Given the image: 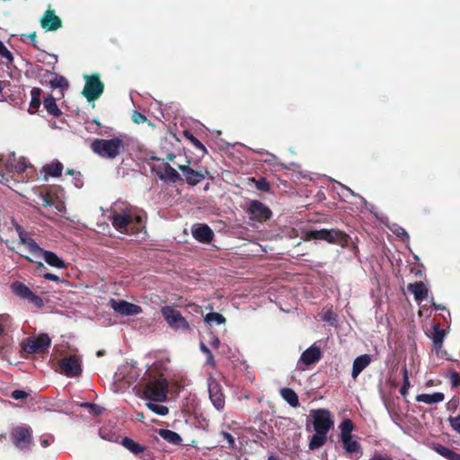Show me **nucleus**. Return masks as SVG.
Returning a JSON list of instances; mask_svg holds the SVG:
<instances>
[{"mask_svg":"<svg viewBox=\"0 0 460 460\" xmlns=\"http://www.w3.org/2000/svg\"><path fill=\"white\" fill-rule=\"evenodd\" d=\"M108 216L112 226L121 234H128L129 229L140 226L145 218V214H137L135 209L124 203H115L111 208Z\"/></svg>","mask_w":460,"mask_h":460,"instance_id":"nucleus-1","label":"nucleus"},{"mask_svg":"<svg viewBox=\"0 0 460 460\" xmlns=\"http://www.w3.org/2000/svg\"><path fill=\"white\" fill-rule=\"evenodd\" d=\"M124 148V142L119 137L110 139H94L91 143L93 152L102 158L114 159Z\"/></svg>","mask_w":460,"mask_h":460,"instance_id":"nucleus-2","label":"nucleus"},{"mask_svg":"<svg viewBox=\"0 0 460 460\" xmlns=\"http://www.w3.org/2000/svg\"><path fill=\"white\" fill-rule=\"evenodd\" d=\"M167 394L168 383L163 377L148 382L143 389V397L147 401L165 402Z\"/></svg>","mask_w":460,"mask_h":460,"instance_id":"nucleus-3","label":"nucleus"},{"mask_svg":"<svg viewBox=\"0 0 460 460\" xmlns=\"http://www.w3.org/2000/svg\"><path fill=\"white\" fill-rule=\"evenodd\" d=\"M161 314L168 326L174 331L190 332V326L181 314L171 305L161 308Z\"/></svg>","mask_w":460,"mask_h":460,"instance_id":"nucleus-4","label":"nucleus"},{"mask_svg":"<svg viewBox=\"0 0 460 460\" xmlns=\"http://www.w3.org/2000/svg\"><path fill=\"white\" fill-rule=\"evenodd\" d=\"M51 345V339L46 333L39 334L27 338L22 345L25 352L30 354L43 353L49 349Z\"/></svg>","mask_w":460,"mask_h":460,"instance_id":"nucleus-5","label":"nucleus"},{"mask_svg":"<svg viewBox=\"0 0 460 460\" xmlns=\"http://www.w3.org/2000/svg\"><path fill=\"white\" fill-rule=\"evenodd\" d=\"M249 219L258 223H263L270 219L272 212L270 208L259 200H251L246 210Z\"/></svg>","mask_w":460,"mask_h":460,"instance_id":"nucleus-6","label":"nucleus"},{"mask_svg":"<svg viewBox=\"0 0 460 460\" xmlns=\"http://www.w3.org/2000/svg\"><path fill=\"white\" fill-rule=\"evenodd\" d=\"M85 84L83 90L84 96L88 102L97 100L103 93L104 85L98 75H84Z\"/></svg>","mask_w":460,"mask_h":460,"instance_id":"nucleus-7","label":"nucleus"},{"mask_svg":"<svg viewBox=\"0 0 460 460\" xmlns=\"http://www.w3.org/2000/svg\"><path fill=\"white\" fill-rule=\"evenodd\" d=\"M32 429L28 425L15 427L12 431L13 444L20 450H27L31 443Z\"/></svg>","mask_w":460,"mask_h":460,"instance_id":"nucleus-8","label":"nucleus"},{"mask_svg":"<svg viewBox=\"0 0 460 460\" xmlns=\"http://www.w3.org/2000/svg\"><path fill=\"white\" fill-rule=\"evenodd\" d=\"M111 308L122 316H135L142 313V307L123 299L111 298L109 301Z\"/></svg>","mask_w":460,"mask_h":460,"instance_id":"nucleus-9","label":"nucleus"},{"mask_svg":"<svg viewBox=\"0 0 460 460\" xmlns=\"http://www.w3.org/2000/svg\"><path fill=\"white\" fill-rule=\"evenodd\" d=\"M208 391L210 402L215 409L221 411L225 408V394L222 386L213 376H209L207 381Z\"/></svg>","mask_w":460,"mask_h":460,"instance_id":"nucleus-10","label":"nucleus"},{"mask_svg":"<svg viewBox=\"0 0 460 460\" xmlns=\"http://www.w3.org/2000/svg\"><path fill=\"white\" fill-rule=\"evenodd\" d=\"M313 425L314 431H321L328 434L333 426V420L331 418L329 411L319 409L312 412Z\"/></svg>","mask_w":460,"mask_h":460,"instance_id":"nucleus-11","label":"nucleus"},{"mask_svg":"<svg viewBox=\"0 0 460 460\" xmlns=\"http://www.w3.org/2000/svg\"><path fill=\"white\" fill-rule=\"evenodd\" d=\"M61 374L67 377L78 376L82 373L81 360L77 356L70 355L59 362Z\"/></svg>","mask_w":460,"mask_h":460,"instance_id":"nucleus-12","label":"nucleus"},{"mask_svg":"<svg viewBox=\"0 0 460 460\" xmlns=\"http://www.w3.org/2000/svg\"><path fill=\"white\" fill-rule=\"evenodd\" d=\"M14 227L18 234L20 243L24 245L34 257L40 258L43 249L39 246L35 240L31 237L30 234L20 225L15 224Z\"/></svg>","mask_w":460,"mask_h":460,"instance_id":"nucleus-13","label":"nucleus"},{"mask_svg":"<svg viewBox=\"0 0 460 460\" xmlns=\"http://www.w3.org/2000/svg\"><path fill=\"white\" fill-rule=\"evenodd\" d=\"M341 232L334 229L310 230L306 232L307 239L324 240L329 243L336 242L341 238Z\"/></svg>","mask_w":460,"mask_h":460,"instance_id":"nucleus-14","label":"nucleus"},{"mask_svg":"<svg viewBox=\"0 0 460 460\" xmlns=\"http://www.w3.org/2000/svg\"><path fill=\"white\" fill-rule=\"evenodd\" d=\"M191 234L197 241L203 243H209L214 237L212 229L205 224L193 225L191 227Z\"/></svg>","mask_w":460,"mask_h":460,"instance_id":"nucleus-15","label":"nucleus"},{"mask_svg":"<svg viewBox=\"0 0 460 460\" xmlns=\"http://www.w3.org/2000/svg\"><path fill=\"white\" fill-rule=\"evenodd\" d=\"M322 358V351L320 348L314 343L306 349L300 356L298 364L305 366L317 363Z\"/></svg>","mask_w":460,"mask_h":460,"instance_id":"nucleus-16","label":"nucleus"},{"mask_svg":"<svg viewBox=\"0 0 460 460\" xmlns=\"http://www.w3.org/2000/svg\"><path fill=\"white\" fill-rule=\"evenodd\" d=\"M40 25L46 31H55L61 27L62 23L53 10H48L40 19Z\"/></svg>","mask_w":460,"mask_h":460,"instance_id":"nucleus-17","label":"nucleus"},{"mask_svg":"<svg viewBox=\"0 0 460 460\" xmlns=\"http://www.w3.org/2000/svg\"><path fill=\"white\" fill-rule=\"evenodd\" d=\"M372 362V355L370 354H363L357 357L352 365L351 376L353 379H356L359 374L367 368L370 363Z\"/></svg>","mask_w":460,"mask_h":460,"instance_id":"nucleus-18","label":"nucleus"},{"mask_svg":"<svg viewBox=\"0 0 460 460\" xmlns=\"http://www.w3.org/2000/svg\"><path fill=\"white\" fill-rule=\"evenodd\" d=\"M343 446V448L347 454H349L355 459H358L362 456L361 446L358 440L354 439L352 437L344 438L341 440Z\"/></svg>","mask_w":460,"mask_h":460,"instance_id":"nucleus-19","label":"nucleus"},{"mask_svg":"<svg viewBox=\"0 0 460 460\" xmlns=\"http://www.w3.org/2000/svg\"><path fill=\"white\" fill-rule=\"evenodd\" d=\"M179 169L182 172V173L185 176L187 183L190 185H197L205 178L202 172L195 171L190 166L180 165Z\"/></svg>","mask_w":460,"mask_h":460,"instance_id":"nucleus-20","label":"nucleus"},{"mask_svg":"<svg viewBox=\"0 0 460 460\" xmlns=\"http://www.w3.org/2000/svg\"><path fill=\"white\" fill-rule=\"evenodd\" d=\"M40 258H42L49 266L57 269H64L66 267L65 261L51 251L43 250Z\"/></svg>","mask_w":460,"mask_h":460,"instance_id":"nucleus-21","label":"nucleus"},{"mask_svg":"<svg viewBox=\"0 0 460 460\" xmlns=\"http://www.w3.org/2000/svg\"><path fill=\"white\" fill-rule=\"evenodd\" d=\"M445 395L441 392H435L433 394H421L416 396V401L424 402L426 404H436L443 402Z\"/></svg>","mask_w":460,"mask_h":460,"instance_id":"nucleus-22","label":"nucleus"},{"mask_svg":"<svg viewBox=\"0 0 460 460\" xmlns=\"http://www.w3.org/2000/svg\"><path fill=\"white\" fill-rule=\"evenodd\" d=\"M336 183L341 188V192L340 193V195H341L344 198H347L348 195L358 198L363 203V205L367 208V210H369L370 213L377 217V214L375 212V207L373 205H369L362 196L356 194L351 189L341 184V182L336 181Z\"/></svg>","mask_w":460,"mask_h":460,"instance_id":"nucleus-23","label":"nucleus"},{"mask_svg":"<svg viewBox=\"0 0 460 460\" xmlns=\"http://www.w3.org/2000/svg\"><path fill=\"white\" fill-rule=\"evenodd\" d=\"M408 290L413 294L415 300L421 301L428 295V289L422 282H414L408 285Z\"/></svg>","mask_w":460,"mask_h":460,"instance_id":"nucleus-24","label":"nucleus"},{"mask_svg":"<svg viewBox=\"0 0 460 460\" xmlns=\"http://www.w3.org/2000/svg\"><path fill=\"white\" fill-rule=\"evenodd\" d=\"M12 292L20 298L27 299L31 296L32 291L22 282L14 281L11 285Z\"/></svg>","mask_w":460,"mask_h":460,"instance_id":"nucleus-25","label":"nucleus"},{"mask_svg":"<svg viewBox=\"0 0 460 460\" xmlns=\"http://www.w3.org/2000/svg\"><path fill=\"white\" fill-rule=\"evenodd\" d=\"M62 170L63 164L60 162H56L44 165L42 167L41 173L44 174L45 178L48 176L58 177L61 174Z\"/></svg>","mask_w":460,"mask_h":460,"instance_id":"nucleus-26","label":"nucleus"},{"mask_svg":"<svg viewBox=\"0 0 460 460\" xmlns=\"http://www.w3.org/2000/svg\"><path fill=\"white\" fill-rule=\"evenodd\" d=\"M327 440V434L321 431H315L309 441V448L315 450L322 447Z\"/></svg>","mask_w":460,"mask_h":460,"instance_id":"nucleus-27","label":"nucleus"},{"mask_svg":"<svg viewBox=\"0 0 460 460\" xmlns=\"http://www.w3.org/2000/svg\"><path fill=\"white\" fill-rule=\"evenodd\" d=\"M434 450L447 460H460L459 454L440 444H435Z\"/></svg>","mask_w":460,"mask_h":460,"instance_id":"nucleus-28","label":"nucleus"},{"mask_svg":"<svg viewBox=\"0 0 460 460\" xmlns=\"http://www.w3.org/2000/svg\"><path fill=\"white\" fill-rule=\"evenodd\" d=\"M282 398L292 407H297L299 405L298 396L294 390L288 387L282 388L280 390Z\"/></svg>","mask_w":460,"mask_h":460,"instance_id":"nucleus-29","label":"nucleus"},{"mask_svg":"<svg viewBox=\"0 0 460 460\" xmlns=\"http://www.w3.org/2000/svg\"><path fill=\"white\" fill-rule=\"evenodd\" d=\"M158 433L162 438L172 445H179L181 442V436L175 431L161 429Z\"/></svg>","mask_w":460,"mask_h":460,"instance_id":"nucleus-30","label":"nucleus"},{"mask_svg":"<svg viewBox=\"0 0 460 460\" xmlns=\"http://www.w3.org/2000/svg\"><path fill=\"white\" fill-rule=\"evenodd\" d=\"M121 445L134 455H138V454L144 452V450H145L144 446L137 443L132 438H129L127 437L122 438Z\"/></svg>","mask_w":460,"mask_h":460,"instance_id":"nucleus-31","label":"nucleus"},{"mask_svg":"<svg viewBox=\"0 0 460 460\" xmlns=\"http://www.w3.org/2000/svg\"><path fill=\"white\" fill-rule=\"evenodd\" d=\"M40 94L41 90L40 88L34 87L31 91V102L29 107V112L34 113L38 111L40 106Z\"/></svg>","mask_w":460,"mask_h":460,"instance_id":"nucleus-32","label":"nucleus"},{"mask_svg":"<svg viewBox=\"0 0 460 460\" xmlns=\"http://www.w3.org/2000/svg\"><path fill=\"white\" fill-rule=\"evenodd\" d=\"M43 104H44L46 111L49 114L56 116V117L59 116L61 114V111L58 107V105L56 103V100L53 96L49 95L47 98H45Z\"/></svg>","mask_w":460,"mask_h":460,"instance_id":"nucleus-33","label":"nucleus"},{"mask_svg":"<svg viewBox=\"0 0 460 460\" xmlns=\"http://www.w3.org/2000/svg\"><path fill=\"white\" fill-rule=\"evenodd\" d=\"M340 429H341V435H340L341 440L352 437L351 432L354 429V425L349 419L344 420L341 423Z\"/></svg>","mask_w":460,"mask_h":460,"instance_id":"nucleus-34","label":"nucleus"},{"mask_svg":"<svg viewBox=\"0 0 460 460\" xmlns=\"http://www.w3.org/2000/svg\"><path fill=\"white\" fill-rule=\"evenodd\" d=\"M158 402L148 401L146 402L147 408L154 413L159 416H165L169 412V409L162 404L157 403Z\"/></svg>","mask_w":460,"mask_h":460,"instance_id":"nucleus-35","label":"nucleus"},{"mask_svg":"<svg viewBox=\"0 0 460 460\" xmlns=\"http://www.w3.org/2000/svg\"><path fill=\"white\" fill-rule=\"evenodd\" d=\"M205 323L211 325L213 323L217 324H224L226 323V318L223 314L217 313V312H211L205 315L204 317Z\"/></svg>","mask_w":460,"mask_h":460,"instance_id":"nucleus-36","label":"nucleus"},{"mask_svg":"<svg viewBox=\"0 0 460 460\" xmlns=\"http://www.w3.org/2000/svg\"><path fill=\"white\" fill-rule=\"evenodd\" d=\"M54 75V78L50 80V86L54 89L65 90L67 89L69 84L68 81L62 75Z\"/></svg>","mask_w":460,"mask_h":460,"instance_id":"nucleus-37","label":"nucleus"},{"mask_svg":"<svg viewBox=\"0 0 460 460\" xmlns=\"http://www.w3.org/2000/svg\"><path fill=\"white\" fill-rule=\"evenodd\" d=\"M27 170H32L31 164L24 158L21 157L16 162L14 165V170L13 172H16L18 174H22L23 172H26Z\"/></svg>","mask_w":460,"mask_h":460,"instance_id":"nucleus-38","label":"nucleus"},{"mask_svg":"<svg viewBox=\"0 0 460 460\" xmlns=\"http://www.w3.org/2000/svg\"><path fill=\"white\" fill-rule=\"evenodd\" d=\"M164 179L174 183V182L178 181L179 180H181V177H180V174L178 173V172L174 168H172L170 165H167V167L165 168V171H164Z\"/></svg>","mask_w":460,"mask_h":460,"instance_id":"nucleus-39","label":"nucleus"},{"mask_svg":"<svg viewBox=\"0 0 460 460\" xmlns=\"http://www.w3.org/2000/svg\"><path fill=\"white\" fill-rule=\"evenodd\" d=\"M79 405L83 408L88 409L89 412L93 416H99L104 411V409L102 406L91 402H82Z\"/></svg>","mask_w":460,"mask_h":460,"instance_id":"nucleus-40","label":"nucleus"},{"mask_svg":"<svg viewBox=\"0 0 460 460\" xmlns=\"http://www.w3.org/2000/svg\"><path fill=\"white\" fill-rule=\"evenodd\" d=\"M410 387L409 375L406 367L402 368V385L400 388V394L402 396H406L408 394V389Z\"/></svg>","mask_w":460,"mask_h":460,"instance_id":"nucleus-41","label":"nucleus"},{"mask_svg":"<svg viewBox=\"0 0 460 460\" xmlns=\"http://www.w3.org/2000/svg\"><path fill=\"white\" fill-rule=\"evenodd\" d=\"M446 336L445 330L441 329L438 325L433 326L432 341L443 342Z\"/></svg>","mask_w":460,"mask_h":460,"instance_id":"nucleus-42","label":"nucleus"},{"mask_svg":"<svg viewBox=\"0 0 460 460\" xmlns=\"http://www.w3.org/2000/svg\"><path fill=\"white\" fill-rule=\"evenodd\" d=\"M391 231L397 235L398 237L402 238V240H408L409 234L405 231L404 228L398 225H393V226L390 227Z\"/></svg>","mask_w":460,"mask_h":460,"instance_id":"nucleus-43","label":"nucleus"},{"mask_svg":"<svg viewBox=\"0 0 460 460\" xmlns=\"http://www.w3.org/2000/svg\"><path fill=\"white\" fill-rule=\"evenodd\" d=\"M447 420L451 429L460 435V414L454 417L450 416Z\"/></svg>","mask_w":460,"mask_h":460,"instance_id":"nucleus-44","label":"nucleus"},{"mask_svg":"<svg viewBox=\"0 0 460 460\" xmlns=\"http://www.w3.org/2000/svg\"><path fill=\"white\" fill-rule=\"evenodd\" d=\"M0 56L9 62L13 60L12 52L4 46L2 40H0Z\"/></svg>","mask_w":460,"mask_h":460,"instance_id":"nucleus-45","label":"nucleus"},{"mask_svg":"<svg viewBox=\"0 0 460 460\" xmlns=\"http://www.w3.org/2000/svg\"><path fill=\"white\" fill-rule=\"evenodd\" d=\"M27 300L33 304L37 308H41L44 305L42 298L35 295L33 292L31 293V296L27 298Z\"/></svg>","mask_w":460,"mask_h":460,"instance_id":"nucleus-46","label":"nucleus"},{"mask_svg":"<svg viewBox=\"0 0 460 460\" xmlns=\"http://www.w3.org/2000/svg\"><path fill=\"white\" fill-rule=\"evenodd\" d=\"M101 128V123L97 119H93L91 122L86 123V130L91 133H99V128Z\"/></svg>","mask_w":460,"mask_h":460,"instance_id":"nucleus-47","label":"nucleus"},{"mask_svg":"<svg viewBox=\"0 0 460 460\" xmlns=\"http://www.w3.org/2000/svg\"><path fill=\"white\" fill-rule=\"evenodd\" d=\"M15 157H14V154H13L12 155H10V157L4 161L3 160V165L6 168V170L10 172H13V170H14V165H15Z\"/></svg>","mask_w":460,"mask_h":460,"instance_id":"nucleus-48","label":"nucleus"},{"mask_svg":"<svg viewBox=\"0 0 460 460\" xmlns=\"http://www.w3.org/2000/svg\"><path fill=\"white\" fill-rule=\"evenodd\" d=\"M452 386L456 387L460 385V375L456 371H451L448 375Z\"/></svg>","mask_w":460,"mask_h":460,"instance_id":"nucleus-49","label":"nucleus"},{"mask_svg":"<svg viewBox=\"0 0 460 460\" xmlns=\"http://www.w3.org/2000/svg\"><path fill=\"white\" fill-rule=\"evenodd\" d=\"M323 319L333 325L336 323V314L332 311H327L323 314Z\"/></svg>","mask_w":460,"mask_h":460,"instance_id":"nucleus-50","label":"nucleus"},{"mask_svg":"<svg viewBox=\"0 0 460 460\" xmlns=\"http://www.w3.org/2000/svg\"><path fill=\"white\" fill-rule=\"evenodd\" d=\"M11 395L14 400H22L29 396L28 393L23 390H13Z\"/></svg>","mask_w":460,"mask_h":460,"instance_id":"nucleus-51","label":"nucleus"},{"mask_svg":"<svg viewBox=\"0 0 460 460\" xmlns=\"http://www.w3.org/2000/svg\"><path fill=\"white\" fill-rule=\"evenodd\" d=\"M221 435L227 441L229 447L234 448L235 446L234 438L226 431H222Z\"/></svg>","mask_w":460,"mask_h":460,"instance_id":"nucleus-52","label":"nucleus"},{"mask_svg":"<svg viewBox=\"0 0 460 460\" xmlns=\"http://www.w3.org/2000/svg\"><path fill=\"white\" fill-rule=\"evenodd\" d=\"M132 119H133L134 122H136L137 124L144 123L146 120V117L137 111H135L133 113Z\"/></svg>","mask_w":460,"mask_h":460,"instance_id":"nucleus-53","label":"nucleus"},{"mask_svg":"<svg viewBox=\"0 0 460 460\" xmlns=\"http://www.w3.org/2000/svg\"><path fill=\"white\" fill-rule=\"evenodd\" d=\"M458 405H459V399L453 398L447 402V407L448 411H456V409L457 408Z\"/></svg>","mask_w":460,"mask_h":460,"instance_id":"nucleus-54","label":"nucleus"},{"mask_svg":"<svg viewBox=\"0 0 460 460\" xmlns=\"http://www.w3.org/2000/svg\"><path fill=\"white\" fill-rule=\"evenodd\" d=\"M40 442L42 447H47L54 442V438L53 436L49 435L40 438Z\"/></svg>","mask_w":460,"mask_h":460,"instance_id":"nucleus-55","label":"nucleus"},{"mask_svg":"<svg viewBox=\"0 0 460 460\" xmlns=\"http://www.w3.org/2000/svg\"><path fill=\"white\" fill-rule=\"evenodd\" d=\"M257 188L261 190L268 191L270 189V186L265 179H261L257 181Z\"/></svg>","mask_w":460,"mask_h":460,"instance_id":"nucleus-56","label":"nucleus"},{"mask_svg":"<svg viewBox=\"0 0 460 460\" xmlns=\"http://www.w3.org/2000/svg\"><path fill=\"white\" fill-rule=\"evenodd\" d=\"M371 460H393V458L387 455L380 454V453H375L372 456Z\"/></svg>","mask_w":460,"mask_h":460,"instance_id":"nucleus-57","label":"nucleus"},{"mask_svg":"<svg viewBox=\"0 0 460 460\" xmlns=\"http://www.w3.org/2000/svg\"><path fill=\"white\" fill-rule=\"evenodd\" d=\"M190 141L192 142V144L199 149L202 150V151H206V148L204 146V145L199 141L198 140L196 137H194L192 135H190Z\"/></svg>","mask_w":460,"mask_h":460,"instance_id":"nucleus-58","label":"nucleus"},{"mask_svg":"<svg viewBox=\"0 0 460 460\" xmlns=\"http://www.w3.org/2000/svg\"><path fill=\"white\" fill-rule=\"evenodd\" d=\"M43 277H44V279H46L48 280H51V281H55V282H58L59 280L58 276L52 274V273H45Z\"/></svg>","mask_w":460,"mask_h":460,"instance_id":"nucleus-59","label":"nucleus"},{"mask_svg":"<svg viewBox=\"0 0 460 460\" xmlns=\"http://www.w3.org/2000/svg\"><path fill=\"white\" fill-rule=\"evenodd\" d=\"M54 207L58 214H64L66 212V207L63 203L54 204Z\"/></svg>","mask_w":460,"mask_h":460,"instance_id":"nucleus-60","label":"nucleus"},{"mask_svg":"<svg viewBox=\"0 0 460 460\" xmlns=\"http://www.w3.org/2000/svg\"><path fill=\"white\" fill-rule=\"evenodd\" d=\"M42 201H43V205L45 207H51V206H54V203L52 202V200L48 197V196H42Z\"/></svg>","mask_w":460,"mask_h":460,"instance_id":"nucleus-61","label":"nucleus"},{"mask_svg":"<svg viewBox=\"0 0 460 460\" xmlns=\"http://www.w3.org/2000/svg\"><path fill=\"white\" fill-rule=\"evenodd\" d=\"M209 343H210V345H211L213 348H215V349H216V348H217V347L219 346V344H220V341H219V339H218L217 337L213 336Z\"/></svg>","mask_w":460,"mask_h":460,"instance_id":"nucleus-62","label":"nucleus"},{"mask_svg":"<svg viewBox=\"0 0 460 460\" xmlns=\"http://www.w3.org/2000/svg\"><path fill=\"white\" fill-rule=\"evenodd\" d=\"M200 350L206 355H210V349L203 343L200 342Z\"/></svg>","mask_w":460,"mask_h":460,"instance_id":"nucleus-63","label":"nucleus"},{"mask_svg":"<svg viewBox=\"0 0 460 460\" xmlns=\"http://www.w3.org/2000/svg\"><path fill=\"white\" fill-rule=\"evenodd\" d=\"M74 180H75V186L76 188H81L83 186V182H82L80 177L75 175Z\"/></svg>","mask_w":460,"mask_h":460,"instance_id":"nucleus-64","label":"nucleus"}]
</instances>
